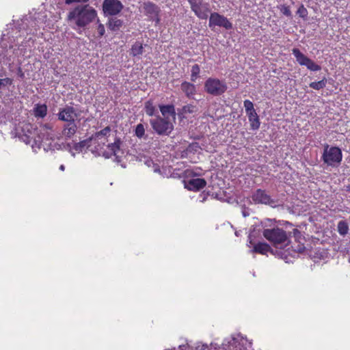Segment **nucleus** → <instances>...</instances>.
Returning <instances> with one entry per match:
<instances>
[{
    "mask_svg": "<svg viewBox=\"0 0 350 350\" xmlns=\"http://www.w3.org/2000/svg\"><path fill=\"white\" fill-rule=\"evenodd\" d=\"M96 11L89 5L77 6L69 12L68 18L79 27H84L96 17Z\"/></svg>",
    "mask_w": 350,
    "mask_h": 350,
    "instance_id": "nucleus-1",
    "label": "nucleus"
},
{
    "mask_svg": "<svg viewBox=\"0 0 350 350\" xmlns=\"http://www.w3.org/2000/svg\"><path fill=\"white\" fill-rule=\"evenodd\" d=\"M321 159L327 167L336 168L339 167L342 161V152L338 146L325 144Z\"/></svg>",
    "mask_w": 350,
    "mask_h": 350,
    "instance_id": "nucleus-2",
    "label": "nucleus"
},
{
    "mask_svg": "<svg viewBox=\"0 0 350 350\" xmlns=\"http://www.w3.org/2000/svg\"><path fill=\"white\" fill-rule=\"evenodd\" d=\"M154 131L159 135H169L174 130V125L170 118H163L160 116L150 120Z\"/></svg>",
    "mask_w": 350,
    "mask_h": 350,
    "instance_id": "nucleus-3",
    "label": "nucleus"
},
{
    "mask_svg": "<svg viewBox=\"0 0 350 350\" xmlns=\"http://www.w3.org/2000/svg\"><path fill=\"white\" fill-rule=\"evenodd\" d=\"M228 86L225 81L217 78L209 77L204 83L205 92L214 96L222 95L227 90Z\"/></svg>",
    "mask_w": 350,
    "mask_h": 350,
    "instance_id": "nucleus-4",
    "label": "nucleus"
},
{
    "mask_svg": "<svg viewBox=\"0 0 350 350\" xmlns=\"http://www.w3.org/2000/svg\"><path fill=\"white\" fill-rule=\"evenodd\" d=\"M262 234L274 246L284 243L288 240L286 231L278 227L271 229H265Z\"/></svg>",
    "mask_w": 350,
    "mask_h": 350,
    "instance_id": "nucleus-5",
    "label": "nucleus"
},
{
    "mask_svg": "<svg viewBox=\"0 0 350 350\" xmlns=\"http://www.w3.org/2000/svg\"><path fill=\"white\" fill-rule=\"evenodd\" d=\"M191 11L200 19L204 20L211 13L210 5L204 0H187Z\"/></svg>",
    "mask_w": 350,
    "mask_h": 350,
    "instance_id": "nucleus-6",
    "label": "nucleus"
},
{
    "mask_svg": "<svg viewBox=\"0 0 350 350\" xmlns=\"http://www.w3.org/2000/svg\"><path fill=\"white\" fill-rule=\"evenodd\" d=\"M292 53L299 65L305 66L311 71H319L321 69L319 65L317 64L313 60L305 55L299 49H293Z\"/></svg>",
    "mask_w": 350,
    "mask_h": 350,
    "instance_id": "nucleus-7",
    "label": "nucleus"
},
{
    "mask_svg": "<svg viewBox=\"0 0 350 350\" xmlns=\"http://www.w3.org/2000/svg\"><path fill=\"white\" fill-rule=\"evenodd\" d=\"M208 26L210 28H213L216 26L224 27L227 30L232 29V23L228 19L227 17L219 14L218 12L210 13Z\"/></svg>",
    "mask_w": 350,
    "mask_h": 350,
    "instance_id": "nucleus-8",
    "label": "nucleus"
},
{
    "mask_svg": "<svg viewBox=\"0 0 350 350\" xmlns=\"http://www.w3.org/2000/svg\"><path fill=\"white\" fill-rule=\"evenodd\" d=\"M144 14L149 18L150 21H154L157 25L160 23L159 14L160 8L152 1H145L142 5Z\"/></svg>",
    "mask_w": 350,
    "mask_h": 350,
    "instance_id": "nucleus-9",
    "label": "nucleus"
},
{
    "mask_svg": "<svg viewBox=\"0 0 350 350\" xmlns=\"http://www.w3.org/2000/svg\"><path fill=\"white\" fill-rule=\"evenodd\" d=\"M123 9L122 3L118 0H105L103 10L105 14L113 16L119 14Z\"/></svg>",
    "mask_w": 350,
    "mask_h": 350,
    "instance_id": "nucleus-10",
    "label": "nucleus"
},
{
    "mask_svg": "<svg viewBox=\"0 0 350 350\" xmlns=\"http://www.w3.org/2000/svg\"><path fill=\"white\" fill-rule=\"evenodd\" d=\"M221 350H247L244 346V341L242 339L232 338L225 340L221 345Z\"/></svg>",
    "mask_w": 350,
    "mask_h": 350,
    "instance_id": "nucleus-11",
    "label": "nucleus"
},
{
    "mask_svg": "<svg viewBox=\"0 0 350 350\" xmlns=\"http://www.w3.org/2000/svg\"><path fill=\"white\" fill-rule=\"evenodd\" d=\"M252 199L256 203L259 204H272L275 202L265 190L260 189L256 191L252 196Z\"/></svg>",
    "mask_w": 350,
    "mask_h": 350,
    "instance_id": "nucleus-12",
    "label": "nucleus"
},
{
    "mask_svg": "<svg viewBox=\"0 0 350 350\" xmlns=\"http://www.w3.org/2000/svg\"><path fill=\"white\" fill-rule=\"evenodd\" d=\"M206 181L204 178H197L185 182V187L189 191H198L205 187Z\"/></svg>",
    "mask_w": 350,
    "mask_h": 350,
    "instance_id": "nucleus-13",
    "label": "nucleus"
},
{
    "mask_svg": "<svg viewBox=\"0 0 350 350\" xmlns=\"http://www.w3.org/2000/svg\"><path fill=\"white\" fill-rule=\"evenodd\" d=\"M122 144V141L119 137H116L113 143L109 144L107 145L108 152H105L103 155L106 158H110L112 156H115L118 157V152L120 150V145Z\"/></svg>",
    "mask_w": 350,
    "mask_h": 350,
    "instance_id": "nucleus-14",
    "label": "nucleus"
},
{
    "mask_svg": "<svg viewBox=\"0 0 350 350\" xmlns=\"http://www.w3.org/2000/svg\"><path fill=\"white\" fill-rule=\"evenodd\" d=\"M111 131V127L107 126L103 129L94 133L90 139H94L105 145L108 142V137Z\"/></svg>",
    "mask_w": 350,
    "mask_h": 350,
    "instance_id": "nucleus-15",
    "label": "nucleus"
},
{
    "mask_svg": "<svg viewBox=\"0 0 350 350\" xmlns=\"http://www.w3.org/2000/svg\"><path fill=\"white\" fill-rule=\"evenodd\" d=\"M88 141L83 140L78 143H73L72 144H67V149L75 157L76 154H79L88 146Z\"/></svg>",
    "mask_w": 350,
    "mask_h": 350,
    "instance_id": "nucleus-16",
    "label": "nucleus"
},
{
    "mask_svg": "<svg viewBox=\"0 0 350 350\" xmlns=\"http://www.w3.org/2000/svg\"><path fill=\"white\" fill-rule=\"evenodd\" d=\"M159 109L162 114V118H172V120L173 121L176 119V111L175 108L173 105H159Z\"/></svg>",
    "mask_w": 350,
    "mask_h": 350,
    "instance_id": "nucleus-17",
    "label": "nucleus"
},
{
    "mask_svg": "<svg viewBox=\"0 0 350 350\" xmlns=\"http://www.w3.org/2000/svg\"><path fill=\"white\" fill-rule=\"evenodd\" d=\"M181 90L185 94L186 96L189 98H193L196 94V88L194 84L184 81L180 85Z\"/></svg>",
    "mask_w": 350,
    "mask_h": 350,
    "instance_id": "nucleus-18",
    "label": "nucleus"
},
{
    "mask_svg": "<svg viewBox=\"0 0 350 350\" xmlns=\"http://www.w3.org/2000/svg\"><path fill=\"white\" fill-rule=\"evenodd\" d=\"M271 247L267 243L259 242L255 244L253 247L252 252L254 253L260 254L262 255L267 254L268 252H271Z\"/></svg>",
    "mask_w": 350,
    "mask_h": 350,
    "instance_id": "nucleus-19",
    "label": "nucleus"
},
{
    "mask_svg": "<svg viewBox=\"0 0 350 350\" xmlns=\"http://www.w3.org/2000/svg\"><path fill=\"white\" fill-rule=\"evenodd\" d=\"M33 112L36 118H44L47 114V106L45 104H36Z\"/></svg>",
    "mask_w": 350,
    "mask_h": 350,
    "instance_id": "nucleus-20",
    "label": "nucleus"
},
{
    "mask_svg": "<svg viewBox=\"0 0 350 350\" xmlns=\"http://www.w3.org/2000/svg\"><path fill=\"white\" fill-rule=\"evenodd\" d=\"M250 124V128L252 130H258L260 125L259 117L256 111L251 112L247 114Z\"/></svg>",
    "mask_w": 350,
    "mask_h": 350,
    "instance_id": "nucleus-21",
    "label": "nucleus"
},
{
    "mask_svg": "<svg viewBox=\"0 0 350 350\" xmlns=\"http://www.w3.org/2000/svg\"><path fill=\"white\" fill-rule=\"evenodd\" d=\"M122 25L123 21L122 20L116 18H111L108 21L107 27L110 30L116 31L118 30Z\"/></svg>",
    "mask_w": 350,
    "mask_h": 350,
    "instance_id": "nucleus-22",
    "label": "nucleus"
},
{
    "mask_svg": "<svg viewBox=\"0 0 350 350\" xmlns=\"http://www.w3.org/2000/svg\"><path fill=\"white\" fill-rule=\"evenodd\" d=\"M79 116L73 107H67V122L79 121Z\"/></svg>",
    "mask_w": 350,
    "mask_h": 350,
    "instance_id": "nucleus-23",
    "label": "nucleus"
},
{
    "mask_svg": "<svg viewBox=\"0 0 350 350\" xmlns=\"http://www.w3.org/2000/svg\"><path fill=\"white\" fill-rule=\"evenodd\" d=\"M144 47L142 43L139 42H136L135 44L132 45L131 49V55L133 56H138L143 53Z\"/></svg>",
    "mask_w": 350,
    "mask_h": 350,
    "instance_id": "nucleus-24",
    "label": "nucleus"
},
{
    "mask_svg": "<svg viewBox=\"0 0 350 350\" xmlns=\"http://www.w3.org/2000/svg\"><path fill=\"white\" fill-rule=\"evenodd\" d=\"M144 110L148 116H153L157 112L156 107L153 105V102L150 100H147L144 105Z\"/></svg>",
    "mask_w": 350,
    "mask_h": 350,
    "instance_id": "nucleus-25",
    "label": "nucleus"
},
{
    "mask_svg": "<svg viewBox=\"0 0 350 350\" xmlns=\"http://www.w3.org/2000/svg\"><path fill=\"white\" fill-rule=\"evenodd\" d=\"M196 110H197L196 106L191 105V104H188L182 107V109L179 111V113L183 117H185L186 114L193 113L196 112Z\"/></svg>",
    "mask_w": 350,
    "mask_h": 350,
    "instance_id": "nucleus-26",
    "label": "nucleus"
},
{
    "mask_svg": "<svg viewBox=\"0 0 350 350\" xmlns=\"http://www.w3.org/2000/svg\"><path fill=\"white\" fill-rule=\"evenodd\" d=\"M326 84H327V79L325 77H323L321 81L311 82L309 84V86H310V88H311L314 90H319L324 88L326 86Z\"/></svg>",
    "mask_w": 350,
    "mask_h": 350,
    "instance_id": "nucleus-27",
    "label": "nucleus"
},
{
    "mask_svg": "<svg viewBox=\"0 0 350 350\" xmlns=\"http://www.w3.org/2000/svg\"><path fill=\"white\" fill-rule=\"evenodd\" d=\"M338 232L340 235L345 236L348 233L349 226L345 221H340L338 223Z\"/></svg>",
    "mask_w": 350,
    "mask_h": 350,
    "instance_id": "nucleus-28",
    "label": "nucleus"
},
{
    "mask_svg": "<svg viewBox=\"0 0 350 350\" xmlns=\"http://www.w3.org/2000/svg\"><path fill=\"white\" fill-rule=\"evenodd\" d=\"M77 129V126L75 122H67V137L72 135L75 133Z\"/></svg>",
    "mask_w": 350,
    "mask_h": 350,
    "instance_id": "nucleus-29",
    "label": "nucleus"
},
{
    "mask_svg": "<svg viewBox=\"0 0 350 350\" xmlns=\"http://www.w3.org/2000/svg\"><path fill=\"white\" fill-rule=\"evenodd\" d=\"M200 66L198 64H195L191 68V80L193 82H195L197 78L198 77L200 73Z\"/></svg>",
    "mask_w": 350,
    "mask_h": 350,
    "instance_id": "nucleus-30",
    "label": "nucleus"
},
{
    "mask_svg": "<svg viewBox=\"0 0 350 350\" xmlns=\"http://www.w3.org/2000/svg\"><path fill=\"white\" fill-rule=\"evenodd\" d=\"M243 105L245 109L246 114L256 111L254 108L253 103L250 100H245L243 101Z\"/></svg>",
    "mask_w": 350,
    "mask_h": 350,
    "instance_id": "nucleus-31",
    "label": "nucleus"
},
{
    "mask_svg": "<svg viewBox=\"0 0 350 350\" xmlns=\"http://www.w3.org/2000/svg\"><path fill=\"white\" fill-rule=\"evenodd\" d=\"M135 134L138 138H142L145 134V129L142 124H138L135 130Z\"/></svg>",
    "mask_w": 350,
    "mask_h": 350,
    "instance_id": "nucleus-32",
    "label": "nucleus"
},
{
    "mask_svg": "<svg viewBox=\"0 0 350 350\" xmlns=\"http://www.w3.org/2000/svg\"><path fill=\"white\" fill-rule=\"evenodd\" d=\"M293 251L301 254L305 251V246L304 244L301 243L299 241L297 243L296 245H292L291 246Z\"/></svg>",
    "mask_w": 350,
    "mask_h": 350,
    "instance_id": "nucleus-33",
    "label": "nucleus"
},
{
    "mask_svg": "<svg viewBox=\"0 0 350 350\" xmlns=\"http://www.w3.org/2000/svg\"><path fill=\"white\" fill-rule=\"evenodd\" d=\"M13 83V80L11 78L5 77L0 79V89L6 85H11Z\"/></svg>",
    "mask_w": 350,
    "mask_h": 350,
    "instance_id": "nucleus-34",
    "label": "nucleus"
},
{
    "mask_svg": "<svg viewBox=\"0 0 350 350\" xmlns=\"http://www.w3.org/2000/svg\"><path fill=\"white\" fill-rule=\"evenodd\" d=\"M280 12L286 16H291V11L290 10V8L285 5H282L279 8Z\"/></svg>",
    "mask_w": 350,
    "mask_h": 350,
    "instance_id": "nucleus-35",
    "label": "nucleus"
},
{
    "mask_svg": "<svg viewBox=\"0 0 350 350\" xmlns=\"http://www.w3.org/2000/svg\"><path fill=\"white\" fill-rule=\"evenodd\" d=\"M297 14L300 17L306 18L308 16V11L306 8H305L304 6L301 5L297 10Z\"/></svg>",
    "mask_w": 350,
    "mask_h": 350,
    "instance_id": "nucleus-36",
    "label": "nucleus"
},
{
    "mask_svg": "<svg viewBox=\"0 0 350 350\" xmlns=\"http://www.w3.org/2000/svg\"><path fill=\"white\" fill-rule=\"evenodd\" d=\"M22 139L27 144H31L32 142L35 141L33 136L31 135V133H30V135H25L22 136Z\"/></svg>",
    "mask_w": 350,
    "mask_h": 350,
    "instance_id": "nucleus-37",
    "label": "nucleus"
},
{
    "mask_svg": "<svg viewBox=\"0 0 350 350\" xmlns=\"http://www.w3.org/2000/svg\"><path fill=\"white\" fill-rule=\"evenodd\" d=\"M97 32L98 33L99 37H102L105 34V27L103 24H101V23L98 24V25L97 27Z\"/></svg>",
    "mask_w": 350,
    "mask_h": 350,
    "instance_id": "nucleus-38",
    "label": "nucleus"
},
{
    "mask_svg": "<svg viewBox=\"0 0 350 350\" xmlns=\"http://www.w3.org/2000/svg\"><path fill=\"white\" fill-rule=\"evenodd\" d=\"M58 117L61 120H66V109H63L59 112Z\"/></svg>",
    "mask_w": 350,
    "mask_h": 350,
    "instance_id": "nucleus-39",
    "label": "nucleus"
},
{
    "mask_svg": "<svg viewBox=\"0 0 350 350\" xmlns=\"http://www.w3.org/2000/svg\"><path fill=\"white\" fill-rule=\"evenodd\" d=\"M293 235L295 239H301V234L299 230L295 228V229H293Z\"/></svg>",
    "mask_w": 350,
    "mask_h": 350,
    "instance_id": "nucleus-40",
    "label": "nucleus"
},
{
    "mask_svg": "<svg viewBox=\"0 0 350 350\" xmlns=\"http://www.w3.org/2000/svg\"><path fill=\"white\" fill-rule=\"evenodd\" d=\"M17 75L18 77H20L21 79L25 78V73L23 71L22 68L19 67L17 70Z\"/></svg>",
    "mask_w": 350,
    "mask_h": 350,
    "instance_id": "nucleus-41",
    "label": "nucleus"
},
{
    "mask_svg": "<svg viewBox=\"0 0 350 350\" xmlns=\"http://www.w3.org/2000/svg\"><path fill=\"white\" fill-rule=\"evenodd\" d=\"M89 0H67V4L77 2V3H88Z\"/></svg>",
    "mask_w": 350,
    "mask_h": 350,
    "instance_id": "nucleus-42",
    "label": "nucleus"
},
{
    "mask_svg": "<svg viewBox=\"0 0 350 350\" xmlns=\"http://www.w3.org/2000/svg\"><path fill=\"white\" fill-rule=\"evenodd\" d=\"M346 191L350 192V185L346 186Z\"/></svg>",
    "mask_w": 350,
    "mask_h": 350,
    "instance_id": "nucleus-43",
    "label": "nucleus"
},
{
    "mask_svg": "<svg viewBox=\"0 0 350 350\" xmlns=\"http://www.w3.org/2000/svg\"><path fill=\"white\" fill-rule=\"evenodd\" d=\"M64 169H65V167H64V165H61L59 166V170H60L64 171Z\"/></svg>",
    "mask_w": 350,
    "mask_h": 350,
    "instance_id": "nucleus-44",
    "label": "nucleus"
}]
</instances>
